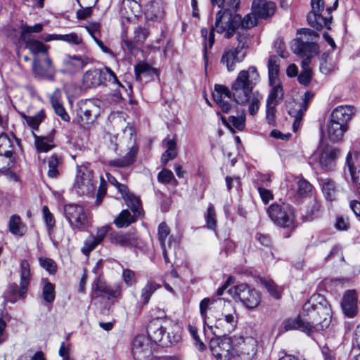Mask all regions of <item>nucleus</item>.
<instances>
[{
	"label": "nucleus",
	"instance_id": "nucleus-1",
	"mask_svg": "<svg viewBox=\"0 0 360 360\" xmlns=\"http://www.w3.org/2000/svg\"><path fill=\"white\" fill-rule=\"evenodd\" d=\"M259 82V75L256 67L250 66L248 70L239 72L232 84L231 91L224 85L216 84L212 97L225 113L229 112L231 109V104L226 98L230 99L233 96L238 104H245L248 101V112L250 115H255L263 98V96L258 91L252 93Z\"/></svg>",
	"mask_w": 360,
	"mask_h": 360
},
{
	"label": "nucleus",
	"instance_id": "nucleus-2",
	"mask_svg": "<svg viewBox=\"0 0 360 360\" xmlns=\"http://www.w3.org/2000/svg\"><path fill=\"white\" fill-rule=\"evenodd\" d=\"M331 322V309L325 297L313 295L302 307L301 314L283 321L281 332L300 330L308 335L328 328Z\"/></svg>",
	"mask_w": 360,
	"mask_h": 360
},
{
	"label": "nucleus",
	"instance_id": "nucleus-3",
	"mask_svg": "<svg viewBox=\"0 0 360 360\" xmlns=\"http://www.w3.org/2000/svg\"><path fill=\"white\" fill-rule=\"evenodd\" d=\"M213 5L221 9L217 13L214 26L212 27L209 34V47L212 48L214 43V32L224 34L229 39L236 32L239 27L240 16L236 14L240 4V0H211Z\"/></svg>",
	"mask_w": 360,
	"mask_h": 360
},
{
	"label": "nucleus",
	"instance_id": "nucleus-4",
	"mask_svg": "<svg viewBox=\"0 0 360 360\" xmlns=\"http://www.w3.org/2000/svg\"><path fill=\"white\" fill-rule=\"evenodd\" d=\"M215 314L207 326L215 335H226L235 330L238 323L236 310L231 302L219 299L215 302Z\"/></svg>",
	"mask_w": 360,
	"mask_h": 360
},
{
	"label": "nucleus",
	"instance_id": "nucleus-5",
	"mask_svg": "<svg viewBox=\"0 0 360 360\" xmlns=\"http://www.w3.org/2000/svg\"><path fill=\"white\" fill-rule=\"evenodd\" d=\"M162 325L159 320H154L150 322L148 326V338L153 344V347L159 345L162 347H168L176 343L180 340V336L174 333L173 330L170 331L172 326H175L172 322H164Z\"/></svg>",
	"mask_w": 360,
	"mask_h": 360
},
{
	"label": "nucleus",
	"instance_id": "nucleus-6",
	"mask_svg": "<svg viewBox=\"0 0 360 360\" xmlns=\"http://www.w3.org/2000/svg\"><path fill=\"white\" fill-rule=\"evenodd\" d=\"M267 213L271 221L278 226L293 229L295 226V209L287 203H273L267 209Z\"/></svg>",
	"mask_w": 360,
	"mask_h": 360
},
{
	"label": "nucleus",
	"instance_id": "nucleus-7",
	"mask_svg": "<svg viewBox=\"0 0 360 360\" xmlns=\"http://www.w3.org/2000/svg\"><path fill=\"white\" fill-rule=\"evenodd\" d=\"M300 37L296 38L292 44V48L295 54L300 57L314 56L318 52V46L314 41L319 34L310 29H302L297 31Z\"/></svg>",
	"mask_w": 360,
	"mask_h": 360
},
{
	"label": "nucleus",
	"instance_id": "nucleus-8",
	"mask_svg": "<svg viewBox=\"0 0 360 360\" xmlns=\"http://www.w3.org/2000/svg\"><path fill=\"white\" fill-rule=\"evenodd\" d=\"M84 84L89 88H94L108 82L117 87L124 88L118 80L115 73L108 67L103 69H92L86 71L83 77Z\"/></svg>",
	"mask_w": 360,
	"mask_h": 360
},
{
	"label": "nucleus",
	"instance_id": "nucleus-9",
	"mask_svg": "<svg viewBox=\"0 0 360 360\" xmlns=\"http://www.w3.org/2000/svg\"><path fill=\"white\" fill-rule=\"evenodd\" d=\"M74 188L79 195L93 196L96 189L93 171L84 165L78 167Z\"/></svg>",
	"mask_w": 360,
	"mask_h": 360
},
{
	"label": "nucleus",
	"instance_id": "nucleus-10",
	"mask_svg": "<svg viewBox=\"0 0 360 360\" xmlns=\"http://www.w3.org/2000/svg\"><path fill=\"white\" fill-rule=\"evenodd\" d=\"M127 205L131 209L133 215L131 214L128 210H124L119 216L115 219L114 223L118 228L128 226L136 220V218L141 214V200L139 198L135 196L132 193L127 195L123 198Z\"/></svg>",
	"mask_w": 360,
	"mask_h": 360
},
{
	"label": "nucleus",
	"instance_id": "nucleus-11",
	"mask_svg": "<svg viewBox=\"0 0 360 360\" xmlns=\"http://www.w3.org/2000/svg\"><path fill=\"white\" fill-rule=\"evenodd\" d=\"M221 335L210 340V351L217 360H230L234 356L233 338Z\"/></svg>",
	"mask_w": 360,
	"mask_h": 360
},
{
	"label": "nucleus",
	"instance_id": "nucleus-12",
	"mask_svg": "<svg viewBox=\"0 0 360 360\" xmlns=\"http://www.w3.org/2000/svg\"><path fill=\"white\" fill-rule=\"evenodd\" d=\"M234 356H239L242 360H252L256 355L257 341L251 336L233 337Z\"/></svg>",
	"mask_w": 360,
	"mask_h": 360
},
{
	"label": "nucleus",
	"instance_id": "nucleus-13",
	"mask_svg": "<svg viewBox=\"0 0 360 360\" xmlns=\"http://www.w3.org/2000/svg\"><path fill=\"white\" fill-rule=\"evenodd\" d=\"M229 292L233 298L239 299L247 308L253 309L257 307L260 302V295L255 289L246 284H240L229 290Z\"/></svg>",
	"mask_w": 360,
	"mask_h": 360
},
{
	"label": "nucleus",
	"instance_id": "nucleus-14",
	"mask_svg": "<svg viewBox=\"0 0 360 360\" xmlns=\"http://www.w3.org/2000/svg\"><path fill=\"white\" fill-rule=\"evenodd\" d=\"M64 214L72 229L82 230L88 225V219L84 207L77 204L64 206Z\"/></svg>",
	"mask_w": 360,
	"mask_h": 360
},
{
	"label": "nucleus",
	"instance_id": "nucleus-15",
	"mask_svg": "<svg viewBox=\"0 0 360 360\" xmlns=\"http://www.w3.org/2000/svg\"><path fill=\"white\" fill-rule=\"evenodd\" d=\"M311 11L307 15L309 24L317 30L323 27L330 29L332 17H323L321 12L324 9V2L323 0H311Z\"/></svg>",
	"mask_w": 360,
	"mask_h": 360
},
{
	"label": "nucleus",
	"instance_id": "nucleus-16",
	"mask_svg": "<svg viewBox=\"0 0 360 360\" xmlns=\"http://www.w3.org/2000/svg\"><path fill=\"white\" fill-rule=\"evenodd\" d=\"M340 153L338 148L327 146L319 148L314 153V158L318 159L321 168L328 172L335 169Z\"/></svg>",
	"mask_w": 360,
	"mask_h": 360
},
{
	"label": "nucleus",
	"instance_id": "nucleus-17",
	"mask_svg": "<svg viewBox=\"0 0 360 360\" xmlns=\"http://www.w3.org/2000/svg\"><path fill=\"white\" fill-rule=\"evenodd\" d=\"M153 350V344L143 335L136 336L132 341L131 353L135 360H150Z\"/></svg>",
	"mask_w": 360,
	"mask_h": 360
},
{
	"label": "nucleus",
	"instance_id": "nucleus-18",
	"mask_svg": "<svg viewBox=\"0 0 360 360\" xmlns=\"http://www.w3.org/2000/svg\"><path fill=\"white\" fill-rule=\"evenodd\" d=\"M245 53L240 50V47H226L222 53L221 63L226 66L228 72H233L236 65L243 61Z\"/></svg>",
	"mask_w": 360,
	"mask_h": 360
},
{
	"label": "nucleus",
	"instance_id": "nucleus-19",
	"mask_svg": "<svg viewBox=\"0 0 360 360\" xmlns=\"http://www.w3.org/2000/svg\"><path fill=\"white\" fill-rule=\"evenodd\" d=\"M91 61L87 56H67L63 60V71L68 74L76 73Z\"/></svg>",
	"mask_w": 360,
	"mask_h": 360
},
{
	"label": "nucleus",
	"instance_id": "nucleus-20",
	"mask_svg": "<svg viewBox=\"0 0 360 360\" xmlns=\"http://www.w3.org/2000/svg\"><path fill=\"white\" fill-rule=\"evenodd\" d=\"M96 107L91 102L81 103L77 112V122L82 127H86L94 122L96 119Z\"/></svg>",
	"mask_w": 360,
	"mask_h": 360
},
{
	"label": "nucleus",
	"instance_id": "nucleus-21",
	"mask_svg": "<svg viewBox=\"0 0 360 360\" xmlns=\"http://www.w3.org/2000/svg\"><path fill=\"white\" fill-rule=\"evenodd\" d=\"M341 306L342 311L348 318H354L358 313L357 297L354 290L345 292L342 298Z\"/></svg>",
	"mask_w": 360,
	"mask_h": 360
},
{
	"label": "nucleus",
	"instance_id": "nucleus-22",
	"mask_svg": "<svg viewBox=\"0 0 360 360\" xmlns=\"http://www.w3.org/2000/svg\"><path fill=\"white\" fill-rule=\"evenodd\" d=\"M32 69L35 75L41 77L51 78L54 72L52 61L47 54H45L43 61H40L37 58H34Z\"/></svg>",
	"mask_w": 360,
	"mask_h": 360
},
{
	"label": "nucleus",
	"instance_id": "nucleus-23",
	"mask_svg": "<svg viewBox=\"0 0 360 360\" xmlns=\"http://www.w3.org/2000/svg\"><path fill=\"white\" fill-rule=\"evenodd\" d=\"M149 34L150 32L147 28L138 26L134 31V37L132 40H129L127 37H123V45L127 50L132 51L136 46L142 45Z\"/></svg>",
	"mask_w": 360,
	"mask_h": 360
},
{
	"label": "nucleus",
	"instance_id": "nucleus-24",
	"mask_svg": "<svg viewBox=\"0 0 360 360\" xmlns=\"http://www.w3.org/2000/svg\"><path fill=\"white\" fill-rule=\"evenodd\" d=\"M276 11V4L266 0H253L252 11L258 18H266L272 16Z\"/></svg>",
	"mask_w": 360,
	"mask_h": 360
},
{
	"label": "nucleus",
	"instance_id": "nucleus-25",
	"mask_svg": "<svg viewBox=\"0 0 360 360\" xmlns=\"http://www.w3.org/2000/svg\"><path fill=\"white\" fill-rule=\"evenodd\" d=\"M93 291L100 292L107 295L108 299L117 298L120 296L122 288L120 285H108L105 281L98 278L92 287Z\"/></svg>",
	"mask_w": 360,
	"mask_h": 360
},
{
	"label": "nucleus",
	"instance_id": "nucleus-26",
	"mask_svg": "<svg viewBox=\"0 0 360 360\" xmlns=\"http://www.w3.org/2000/svg\"><path fill=\"white\" fill-rule=\"evenodd\" d=\"M170 230L168 226L162 222L160 224L158 230V240L161 245L162 254L165 262L169 263V259L167 255V248H170L173 241L172 237L169 236Z\"/></svg>",
	"mask_w": 360,
	"mask_h": 360
},
{
	"label": "nucleus",
	"instance_id": "nucleus-27",
	"mask_svg": "<svg viewBox=\"0 0 360 360\" xmlns=\"http://www.w3.org/2000/svg\"><path fill=\"white\" fill-rule=\"evenodd\" d=\"M111 242L121 247L134 248L138 246V238L131 232H117L111 235Z\"/></svg>",
	"mask_w": 360,
	"mask_h": 360
},
{
	"label": "nucleus",
	"instance_id": "nucleus-28",
	"mask_svg": "<svg viewBox=\"0 0 360 360\" xmlns=\"http://www.w3.org/2000/svg\"><path fill=\"white\" fill-rule=\"evenodd\" d=\"M302 106L300 103L295 101H291L286 103V109L288 113L295 118L292 124V129L296 132L300 127L301 120L302 119L305 110L302 109Z\"/></svg>",
	"mask_w": 360,
	"mask_h": 360
},
{
	"label": "nucleus",
	"instance_id": "nucleus-29",
	"mask_svg": "<svg viewBox=\"0 0 360 360\" xmlns=\"http://www.w3.org/2000/svg\"><path fill=\"white\" fill-rule=\"evenodd\" d=\"M121 13L128 20L139 17L141 13L139 0H122Z\"/></svg>",
	"mask_w": 360,
	"mask_h": 360
},
{
	"label": "nucleus",
	"instance_id": "nucleus-30",
	"mask_svg": "<svg viewBox=\"0 0 360 360\" xmlns=\"http://www.w3.org/2000/svg\"><path fill=\"white\" fill-rule=\"evenodd\" d=\"M354 108L350 105H341L336 108L332 112L330 119L347 127V122L354 115Z\"/></svg>",
	"mask_w": 360,
	"mask_h": 360
},
{
	"label": "nucleus",
	"instance_id": "nucleus-31",
	"mask_svg": "<svg viewBox=\"0 0 360 360\" xmlns=\"http://www.w3.org/2000/svg\"><path fill=\"white\" fill-rule=\"evenodd\" d=\"M322 193L328 201L336 200L340 191L337 184L331 179H321L319 180Z\"/></svg>",
	"mask_w": 360,
	"mask_h": 360
},
{
	"label": "nucleus",
	"instance_id": "nucleus-32",
	"mask_svg": "<svg viewBox=\"0 0 360 360\" xmlns=\"http://www.w3.org/2000/svg\"><path fill=\"white\" fill-rule=\"evenodd\" d=\"M136 81L141 82L145 79L147 82L158 74L157 70L150 67L146 63H139L135 66Z\"/></svg>",
	"mask_w": 360,
	"mask_h": 360
},
{
	"label": "nucleus",
	"instance_id": "nucleus-33",
	"mask_svg": "<svg viewBox=\"0 0 360 360\" xmlns=\"http://www.w3.org/2000/svg\"><path fill=\"white\" fill-rule=\"evenodd\" d=\"M344 174L346 178H347V175L349 174L351 177L352 184L357 188H360L359 171H357L354 166V162L350 152L347 153L346 157Z\"/></svg>",
	"mask_w": 360,
	"mask_h": 360
},
{
	"label": "nucleus",
	"instance_id": "nucleus-34",
	"mask_svg": "<svg viewBox=\"0 0 360 360\" xmlns=\"http://www.w3.org/2000/svg\"><path fill=\"white\" fill-rule=\"evenodd\" d=\"M271 90L269 93L266 102L278 105L283 100L284 91L281 81L269 82Z\"/></svg>",
	"mask_w": 360,
	"mask_h": 360
},
{
	"label": "nucleus",
	"instance_id": "nucleus-35",
	"mask_svg": "<svg viewBox=\"0 0 360 360\" xmlns=\"http://www.w3.org/2000/svg\"><path fill=\"white\" fill-rule=\"evenodd\" d=\"M326 132L328 138L333 141H340L347 127L330 119L326 126Z\"/></svg>",
	"mask_w": 360,
	"mask_h": 360
},
{
	"label": "nucleus",
	"instance_id": "nucleus-36",
	"mask_svg": "<svg viewBox=\"0 0 360 360\" xmlns=\"http://www.w3.org/2000/svg\"><path fill=\"white\" fill-rule=\"evenodd\" d=\"M50 102L55 112L65 122H69L70 117L65 111L62 103L60 102V91L56 89L50 96Z\"/></svg>",
	"mask_w": 360,
	"mask_h": 360
},
{
	"label": "nucleus",
	"instance_id": "nucleus-37",
	"mask_svg": "<svg viewBox=\"0 0 360 360\" xmlns=\"http://www.w3.org/2000/svg\"><path fill=\"white\" fill-rule=\"evenodd\" d=\"M137 151L138 147L134 145L123 158L110 160L109 165L117 167H128L134 162Z\"/></svg>",
	"mask_w": 360,
	"mask_h": 360
},
{
	"label": "nucleus",
	"instance_id": "nucleus-38",
	"mask_svg": "<svg viewBox=\"0 0 360 360\" xmlns=\"http://www.w3.org/2000/svg\"><path fill=\"white\" fill-rule=\"evenodd\" d=\"M46 164L48 176L50 178H56L60 174V169L63 165L62 158L53 154L46 159Z\"/></svg>",
	"mask_w": 360,
	"mask_h": 360
},
{
	"label": "nucleus",
	"instance_id": "nucleus-39",
	"mask_svg": "<svg viewBox=\"0 0 360 360\" xmlns=\"http://www.w3.org/2000/svg\"><path fill=\"white\" fill-rule=\"evenodd\" d=\"M20 293L24 295L27 289L30 278V267L27 260L23 259L20 262Z\"/></svg>",
	"mask_w": 360,
	"mask_h": 360
},
{
	"label": "nucleus",
	"instance_id": "nucleus-40",
	"mask_svg": "<svg viewBox=\"0 0 360 360\" xmlns=\"http://www.w3.org/2000/svg\"><path fill=\"white\" fill-rule=\"evenodd\" d=\"M145 15L148 20H160L165 15L164 7L160 2H152L148 6Z\"/></svg>",
	"mask_w": 360,
	"mask_h": 360
},
{
	"label": "nucleus",
	"instance_id": "nucleus-41",
	"mask_svg": "<svg viewBox=\"0 0 360 360\" xmlns=\"http://www.w3.org/2000/svg\"><path fill=\"white\" fill-rule=\"evenodd\" d=\"M162 144L167 148L166 151L162 155L161 162L166 165L169 160L176 157V143L174 139L164 140Z\"/></svg>",
	"mask_w": 360,
	"mask_h": 360
},
{
	"label": "nucleus",
	"instance_id": "nucleus-42",
	"mask_svg": "<svg viewBox=\"0 0 360 360\" xmlns=\"http://www.w3.org/2000/svg\"><path fill=\"white\" fill-rule=\"evenodd\" d=\"M13 145L12 140L6 134L0 135V155L6 158L15 159L13 157Z\"/></svg>",
	"mask_w": 360,
	"mask_h": 360
},
{
	"label": "nucleus",
	"instance_id": "nucleus-43",
	"mask_svg": "<svg viewBox=\"0 0 360 360\" xmlns=\"http://www.w3.org/2000/svg\"><path fill=\"white\" fill-rule=\"evenodd\" d=\"M8 228L10 232L17 236H22L26 232V226L23 224L18 215H12L10 217Z\"/></svg>",
	"mask_w": 360,
	"mask_h": 360
},
{
	"label": "nucleus",
	"instance_id": "nucleus-44",
	"mask_svg": "<svg viewBox=\"0 0 360 360\" xmlns=\"http://www.w3.org/2000/svg\"><path fill=\"white\" fill-rule=\"evenodd\" d=\"M280 69V58L276 56H271L268 61L269 81H279L278 75Z\"/></svg>",
	"mask_w": 360,
	"mask_h": 360
},
{
	"label": "nucleus",
	"instance_id": "nucleus-45",
	"mask_svg": "<svg viewBox=\"0 0 360 360\" xmlns=\"http://www.w3.org/2000/svg\"><path fill=\"white\" fill-rule=\"evenodd\" d=\"M35 146L39 152L46 153L55 147L51 136H35Z\"/></svg>",
	"mask_w": 360,
	"mask_h": 360
},
{
	"label": "nucleus",
	"instance_id": "nucleus-46",
	"mask_svg": "<svg viewBox=\"0 0 360 360\" xmlns=\"http://www.w3.org/2000/svg\"><path fill=\"white\" fill-rule=\"evenodd\" d=\"M41 283H43L42 297L44 300L47 303H52L56 297L55 285L46 278L42 279Z\"/></svg>",
	"mask_w": 360,
	"mask_h": 360
},
{
	"label": "nucleus",
	"instance_id": "nucleus-47",
	"mask_svg": "<svg viewBox=\"0 0 360 360\" xmlns=\"http://www.w3.org/2000/svg\"><path fill=\"white\" fill-rule=\"evenodd\" d=\"M160 288V285L148 281L146 285L141 289V298L143 304H148L152 295Z\"/></svg>",
	"mask_w": 360,
	"mask_h": 360
},
{
	"label": "nucleus",
	"instance_id": "nucleus-48",
	"mask_svg": "<svg viewBox=\"0 0 360 360\" xmlns=\"http://www.w3.org/2000/svg\"><path fill=\"white\" fill-rule=\"evenodd\" d=\"M26 44V47L33 54H38L39 53L47 54L48 47L45 46L42 42L36 39H26L24 41Z\"/></svg>",
	"mask_w": 360,
	"mask_h": 360
},
{
	"label": "nucleus",
	"instance_id": "nucleus-49",
	"mask_svg": "<svg viewBox=\"0 0 360 360\" xmlns=\"http://www.w3.org/2000/svg\"><path fill=\"white\" fill-rule=\"evenodd\" d=\"M21 116L30 127L33 129H37L40 123L44 119L45 114L44 110H41L34 116H27L25 113H21Z\"/></svg>",
	"mask_w": 360,
	"mask_h": 360
},
{
	"label": "nucleus",
	"instance_id": "nucleus-50",
	"mask_svg": "<svg viewBox=\"0 0 360 360\" xmlns=\"http://www.w3.org/2000/svg\"><path fill=\"white\" fill-rule=\"evenodd\" d=\"M229 122L238 130H243L245 126V114L244 110L238 111L236 115L229 117Z\"/></svg>",
	"mask_w": 360,
	"mask_h": 360
},
{
	"label": "nucleus",
	"instance_id": "nucleus-51",
	"mask_svg": "<svg viewBox=\"0 0 360 360\" xmlns=\"http://www.w3.org/2000/svg\"><path fill=\"white\" fill-rule=\"evenodd\" d=\"M297 194L301 197L309 196L312 191V185L305 179H300L297 181Z\"/></svg>",
	"mask_w": 360,
	"mask_h": 360
},
{
	"label": "nucleus",
	"instance_id": "nucleus-52",
	"mask_svg": "<svg viewBox=\"0 0 360 360\" xmlns=\"http://www.w3.org/2000/svg\"><path fill=\"white\" fill-rule=\"evenodd\" d=\"M216 300H211L210 298H204L201 300L200 303V313L204 321L207 325L208 321H210L211 319L207 316V311L210 308V306L212 304L215 305Z\"/></svg>",
	"mask_w": 360,
	"mask_h": 360
},
{
	"label": "nucleus",
	"instance_id": "nucleus-53",
	"mask_svg": "<svg viewBox=\"0 0 360 360\" xmlns=\"http://www.w3.org/2000/svg\"><path fill=\"white\" fill-rule=\"evenodd\" d=\"M243 29H250L255 26L257 23V17L252 11L250 13L245 15L243 20L239 22Z\"/></svg>",
	"mask_w": 360,
	"mask_h": 360
},
{
	"label": "nucleus",
	"instance_id": "nucleus-54",
	"mask_svg": "<svg viewBox=\"0 0 360 360\" xmlns=\"http://www.w3.org/2000/svg\"><path fill=\"white\" fill-rule=\"evenodd\" d=\"M335 68L334 65L329 60V55L324 53L321 56V62L320 64V71L325 75L331 72Z\"/></svg>",
	"mask_w": 360,
	"mask_h": 360
},
{
	"label": "nucleus",
	"instance_id": "nucleus-55",
	"mask_svg": "<svg viewBox=\"0 0 360 360\" xmlns=\"http://www.w3.org/2000/svg\"><path fill=\"white\" fill-rule=\"evenodd\" d=\"M321 204L316 200H313L308 206L307 214L304 216L306 221H311L320 211Z\"/></svg>",
	"mask_w": 360,
	"mask_h": 360
},
{
	"label": "nucleus",
	"instance_id": "nucleus-56",
	"mask_svg": "<svg viewBox=\"0 0 360 360\" xmlns=\"http://www.w3.org/2000/svg\"><path fill=\"white\" fill-rule=\"evenodd\" d=\"M205 218L207 228L212 230H214L217 226V220L215 218V211L212 205H210L207 207Z\"/></svg>",
	"mask_w": 360,
	"mask_h": 360
},
{
	"label": "nucleus",
	"instance_id": "nucleus-57",
	"mask_svg": "<svg viewBox=\"0 0 360 360\" xmlns=\"http://www.w3.org/2000/svg\"><path fill=\"white\" fill-rule=\"evenodd\" d=\"M44 220L49 232H51L55 226V219L53 215L50 212L49 207L46 205L42 207Z\"/></svg>",
	"mask_w": 360,
	"mask_h": 360
},
{
	"label": "nucleus",
	"instance_id": "nucleus-58",
	"mask_svg": "<svg viewBox=\"0 0 360 360\" xmlns=\"http://www.w3.org/2000/svg\"><path fill=\"white\" fill-rule=\"evenodd\" d=\"M40 266L46 270L49 274H54L56 272L57 266L56 262L50 258L40 257L39 258Z\"/></svg>",
	"mask_w": 360,
	"mask_h": 360
},
{
	"label": "nucleus",
	"instance_id": "nucleus-59",
	"mask_svg": "<svg viewBox=\"0 0 360 360\" xmlns=\"http://www.w3.org/2000/svg\"><path fill=\"white\" fill-rule=\"evenodd\" d=\"M43 25L42 24L38 23L34 25V26H27L22 25L21 27V39L22 41H26L28 39L27 38V34L32 32L38 33L42 30Z\"/></svg>",
	"mask_w": 360,
	"mask_h": 360
},
{
	"label": "nucleus",
	"instance_id": "nucleus-60",
	"mask_svg": "<svg viewBox=\"0 0 360 360\" xmlns=\"http://www.w3.org/2000/svg\"><path fill=\"white\" fill-rule=\"evenodd\" d=\"M261 282L273 297L276 299L281 297L280 290L271 280L262 279Z\"/></svg>",
	"mask_w": 360,
	"mask_h": 360
},
{
	"label": "nucleus",
	"instance_id": "nucleus-61",
	"mask_svg": "<svg viewBox=\"0 0 360 360\" xmlns=\"http://www.w3.org/2000/svg\"><path fill=\"white\" fill-rule=\"evenodd\" d=\"M62 41L70 45H80L83 43L81 36L75 32L63 34Z\"/></svg>",
	"mask_w": 360,
	"mask_h": 360
},
{
	"label": "nucleus",
	"instance_id": "nucleus-62",
	"mask_svg": "<svg viewBox=\"0 0 360 360\" xmlns=\"http://www.w3.org/2000/svg\"><path fill=\"white\" fill-rule=\"evenodd\" d=\"M99 244V243L94 238V236H91L84 242V245L82 248V252L85 255L89 254Z\"/></svg>",
	"mask_w": 360,
	"mask_h": 360
},
{
	"label": "nucleus",
	"instance_id": "nucleus-63",
	"mask_svg": "<svg viewBox=\"0 0 360 360\" xmlns=\"http://www.w3.org/2000/svg\"><path fill=\"white\" fill-rule=\"evenodd\" d=\"M122 278L124 283L128 286H131L136 283L135 272L129 269L123 270Z\"/></svg>",
	"mask_w": 360,
	"mask_h": 360
},
{
	"label": "nucleus",
	"instance_id": "nucleus-64",
	"mask_svg": "<svg viewBox=\"0 0 360 360\" xmlns=\"http://www.w3.org/2000/svg\"><path fill=\"white\" fill-rule=\"evenodd\" d=\"M158 179L162 184H168L174 180V176L171 170L164 169L159 172Z\"/></svg>",
	"mask_w": 360,
	"mask_h": 360
}]
</instances>
